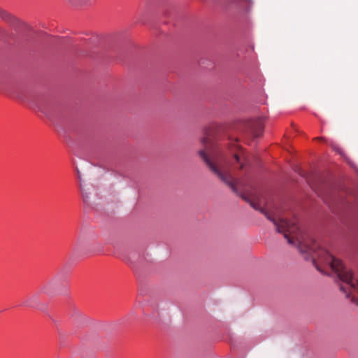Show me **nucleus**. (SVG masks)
Returning a JSON list of instances; mask_svg holds the SVG:
<instances>
[{
	"label": "nucleus",
	"mask_w": 358,
	"mask_h": 358,
	"mask_svg": "<svg viewBox=\"0 0 358 358\" xmlns=\"http://www.w3.org/2000/svg\"><path fill=\"white\" fill-rule=\"evenodd\" d=\"M127 263L128 264H129V266H131V268L133 270H134V266L133 265V263H132L131 262H129V261H128V262H127Z\"/></svg>",
	"instance_id": "nucleus-16"
},
{
	"label": "nucleus",
	"mask_w": 358,
	"mask_h": 358,
	"mask_svg": "<svg viewBox=\"0 0 358 358\" xmlns=\"http://www.w3.org/2000/svg\"><path fill=\"white\" fill-rule=\"evenodd\" d=\"M307 182L309 184V185L311 187L312 189H315L317 187V183L313 182L311 179L310 176H308L307 178Z\"/></svg>",
	"instance_id": "nucleus-9"
},
{
	"label": "nucleus",
	"mask_w": 358,
	"mask_h": 358,
	"mask_svg": "<svg viewBox=\"0 0 358 358\" xmlns=\"http://www.w3.org/2000/svg\"><path fill=\"white\" fill-rule=\"evenodd\" d=\"M327 254L331 259L330 267L331 270L337 274L341 281L350 285L354 291L358 293V280L354 278L352 270L347 268L341 259L336 258L327 252Z\"/></svg>",
	"instance_id": "nucleus-2"
},
{
	"label": "nucleus",
	"mask_w": 358,
	"mask_h": 358,
	"mask_svg": "<svg viewBox=\"0 0 358 358\" xmlns=\"http://www.w3.org/2000/svg\"><path fill=\"white\" fill-rule=\"evenodd\" d=\"M234 159L236 160V162L239 164L240 161H241V158H240L239 155L238 154H234Z\"/></svg>",
	"instance_id": "nucleus-13"
},
{
	"label": "nucleus",
	"mask_w": 358,
	"mask_h": 358,
	"mask_svg": "<svg viewBox=\"0 0 358 358\" xmlns=\"http://www.w3.org/2000/svg\"><path fill=\"white\" fill-rule=\"evenodd\" d=\"M351 301L357 305H358V299L355 296L352 297Z\"/></svg>",
	"instance_id": "nucleus-14"
},
{
	"label": "nucleus",
	"mask_w": 358,
	"mask_h": 358,
	"mask_svg": "<svg viewBox=\"0 0 358 358\" xmlns=\"http://www.w3.org/2000/svg\"><path fill=\"white\" fill-rule=\"evenodd\" d=\"M217 125L214 124L203 128L204 136L201 138V143L204 145H213L216 138Z\"/></svg>",
	"instance_id": "nucleus-5"
},
{
	"label": "nucleus",
	"mask_w": 358,
	"mask_h": 358,
	"mask_svg": "<svg viewBox=\"0 0 358 358\" xmlns=\"http://www.w3.org/2000/svg\"><path fill=\"white\" fill-rule=\"evenodd\" d=\"M292 135L294 134H295L296 135H299L300 134V131H299V129L292 123Z\"/></svg>",
	"instance_id": "nucleus-10"
},
{
	"label": "nucleus",
	"mask_w": 358,
	"mask_h": 358,
	"mask_svg": "<svg viewBox=\"0 0 358 358\" xmlns=\"http://www.w3.org/2000/svg\"><path fill=\"white\" fill-rule=\"evenodd\" d=\"M340 289H341L342 292H343L346 293V297H347V298H350V293H347V291L345 290V287H344L343 286L341 285V286H340Z\"/></svg>",
	"instance_id": "nucleus-12"
},
{
	"label": "nucleus",
	"mask_w": 358,
	"mask_h": 358,
	"mask_svg": "<svg viewBox=\"0 0 358 358\" xmlns=\"http://www.w3.org/2000/svg\"><path fill=\"white\" fill-rule=\"evenodd\" d=\"M314 141L321 142V143H326V141H327L326 138L323 136L315 137L314 138Z\"/></svg>",
	"instance_id": "nucleus-11"
},
{
	"label": "nucleus",
	"mask_w": 358,
	"mask_h": 358,
	"mask_svg": "<svg viewBox=\"0 0 358 358\" xmlns=\"http://www.w3.org/2000/svg\"><path fill=\"white\" fill-rule=\"evenodd\" d=\"M67 1L73 6H82L91 5L94 2V0H67Z\"/></svg>",
	"instance_id": "nucleus-7"
},
{
	"label": "nucleus",
	"mask_w": 358,
	"mask_h": 358,
	"mask_svg": "<svg viewBox=\"0 0 358 358\" xmlns=\"http://www.w3.org/2000/svg\"><path fill=\"white\" fill-rule=\"evenodd\" d=\"M313 264H314V265L315 266L316 268H317L319 271H320V272H322V270L320 268V267L317 266V262H316V260H315V259H314V260H313Z\"/></svg>",
	"instance_id": "nucleus-15"
},
{
	"label": "nucleus",
	"mask_w": 358,
	"mask_h": 358,
	"mask_svg": "<svg viewBox=\"0 0 358 358\" xmlns=\"http://www.w3.org/2000/svg\"><path fill=\"white\" fill-rule=\"evenodd\" d=\"M80 187H81V192H82L83 202L87 205H90V202L88 200V199H89L88 194L87 192H85V191L81 185H80Z\"/></svg>",
	"instance_id": "nucleus-8"
},
{
	"label": "nucleus",
	"mask_w": 358,
	"mask_h": 358,
	"mask_svg": "<svg viewBox=\"0 0 358 358\" xmlns=\"http://www.w3.org/2000/svg\"><path fill=\"white\" fill-rule=\"evenodd\" d=\"M36 105L38 110L50 119L58 108L51 99L44 97L38 99Z\"/></svg>",
	"instance_id": "nucleus-4"
},
{
	"label": "nucleus",
	"mask_w": 358,
	"mask_h": 358,
	"mask_svg": "<svg viewBox=\"0 0 358 358\" xmlns=\"http://www.w3.org/2000/svg\"><path fill=\"white\" fill-rule=\"evenodd\" d=\"M292 245H294V236L292 235Z\"/></svg>",
	"instance_id": "nucleus-19"
},
{
	"label": "nucleus",
	"mask_w": 358,
	"mask_h": 358,
	"mask_svg": "<svg viewBox=\"0 0 358 358\" xmlns=\"http://www.w3.org/2000/svg\"><path fill=\"white\" fill-rule=\"evenodd\" d=\"M78 176L79 180H80V172H79V171H78Z\"/></svg>",
	"instance_id": "nucleus-18"
},
{
	"label": "nucleus",
	"mask_w": 358,
	"mask_h": 358,
	"mask_svg": "<svg viewBox=\"0 0 358 358\" xmlns=\"http://www.w3.org/2000/svg\"><path fill=\"white\" fill-rule=\"evenodd\" d=\"M0 18L17 32L26 31L28 29V25L26 23L1 8H0ZM7 35L8 32L0 27V36L6 37Z\"/></svg>",
	"instance_id": "nucleus-3"
},
{
	"label": "nucleus",
	"mask_w": 358,
	"mask_h": 358,
	"mask_svg": "<svg viewBox=\"0 0 358 358\" xmlns=\"http://www.w3.org/2000/svg\"><path fill=\"white\" fill-rule=\"evenodd\" d=\"M198 153L212 172H213L222 182L227 184L231 189L233 192L239 196L243 201L248 203L255 210L262 213L268 220L271 221L276 227L277 232L282 234L284 237L287 239V243L291 244L290 220L286 219H279L277 220L275 219L273 215L268 212L265 208L261 207L258 202L253 201L250 198V196L245 194L239 192L236 182L234 181L233 177L230 174L224 173L217 166V165L210 160L204 150H199Z\"/></svg>",
	"instance_id": "nucleus-1"
},
{
	"label": "nucleus",
	"mask_w": 358,
	"mask_h": 358,
	"mask_svg": "<svg viewBox=\"0 0 358 358\" xmlns=\"http://www.w3.org/2000/svg\"><path fill=\"white\" fill-rule=\"evenodd\" d=\"M250 127L255 137L258 138L262 135L264 125L260 120L252 121L250 122Z\"/></svg>",
	"instance_id": "nucleus-6"
},
{
	"label": "nucleus",
	"mask_w": 358,
	"mask_h": 358,
	"mask_svg": "<svg viewBox=\"0 0 358 358\" xmlns=\"http://www.w3.org/2000/svg\"><path fill=\"white\" fill-rule=\"evenodd\" d=\"M243 168H244V164H241L240 166H239V169L242 170V169H243Z\"/></svg>",
	"instance_id": "nucleus-17"
}]
</instances>
